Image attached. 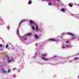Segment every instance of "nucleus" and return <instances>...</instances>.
<instances>
[{"label":"nucleus","mask_w":79,"mask_h":79,"mask_svg":"<svg viewBox=\"0 0 79 79\" xmlns=\"http://www.w3.org/2000/svg\"><path fill=\"white\" fill-rule=\"evenodd\" d=\"M29 23L30 24V25H32V24H34V25H35V23H34V21H33L32 20H29Z\"/></svg>","instance_id":"obj_1"},{"label":"nucleus","mask_w":79,"mask_h":79,"mask_svg":"<svg viewBox=\"0 0 79 79\" xmlns=\"http://www.w3.org/2000/svg\"><path fill=\"white\" fill-rule=\"evenodd\" d=\"M35 26L36 27L35 29L36 31H37V32H38V30H39V28H38V26H37V24H35Z\"/></svg>","instance_id":"obj_2"},{"label":"nucleus","mask_w":79,"mask_h":79,"mask_svg":"<svg viewBox=\"0 0 79 79\" xmlns=\"http://www.w3.org/2000/svg\"><path fill=\"white\" fill-rule=\"evenodd\" d=\"M2 71L4 73H6V70H5V69L3 68H2Z\"/></svg>","instance_id":"obj_3"},{"label":"nucleus","mask_w":79,"mask_h":79,"mask_svg":"<svg viewBox=\"0 0 79 79\" xmlns=\"http://www.w3.org/2000/svg\"><path fill=\"white\" fill-rule=\"evenodd\" d=\"M32 35V33H28V34H27V35H25V36L27 37V35L28 36H31Z\"/></svg>","instance_id":"obj_4"},{"label":"nucleus","mask_w":79,"mask_h":79,"mask_svg":"<svg viewBox=\"0 0 79 79\" xmlns=\"http://www.w3.org/2000/svg\"><path fill=\"white\" fill-rule=\"evenodd\" d=\"M7 60H8V63H10V62H11V61H12L11 59H9L8 58V57H7Z\"/></svg>","instance_id":"obj_5"},{"label":"nucleus","mask_w":79,"mask_h":79,"mask_svg":"<svg viewBox=\"0 0 79 79\" xmlns=\"http://www.w3.org/2000/svg\"><path fill=\"white\" fill-rule=\"evenodd\" d=\"M68 35H70L72 36V37H74V35L73 34H71V33H68Z\"/></svg>","instance_id":"obj_6"},{"label":"nucleus","mask_w":79,"mask_h":79,"mask_svg":"<svg viewBox=\"0 0 79 79\" xmlns=\"http://www.w3.org/2000/svg\"><path fill=\"white\" fill-rule=\"evenodd\" d=\"M32 3V1H31V0H30L28 1V4H29V5H30V4H31Z\"/></svg>","instance_id":"obj_7"},{"label":"nucleus","mask_w":79,"mask_h":79,"mask_svg":"<svg viewBox=\"0 0 79 79\" xmlns=\"http://www.w3.org/2000/svg\"><path fill=\"white\" fill-rule=\"evenodd\" d=\"M42 58L43 59V60H45L46 61H48V59H46V58H44L43 57H42Z\"/></svg>","instance_id":"obj_8"},{"label":"nucleus","mask_w":79,"mask_h":79,"mask_svg":"<svg viewBox=\"0 0 79 79\" xmlns=\"http://www.w3.org/2000/svg\"><path fill=\"white\" fill-rule=\"evenodd\" d=\"M49 40V41H56V40H55L54 39H51Z\"/></svg>","instance_id":"obj_9"},{"label":"nucleus","mask_w":79,"mask_h":79,"mask_svg":"<svg viewBox=\"0 0 79 79\" xmlns=\"http://www.w3.org/2000/svg\"><path fill=\"white\" fill-rule=\"evenodd\" d=\"M17 33L18 35H19V29H18L17 30Z\"/></svg>","instance_id":"obj_10"},{"label":"nucleus","mask_w":79,"mask_h":79,"mask_svg":"<svg viewBox=\"0 0 79 79\" xmlns=\"http://www.w3.org/2000/svg\"><path fill=\"white\" fill-rule=\"evenodd\" d=\"M42 55L43 56H44V57H45V56H47V54H42Z\"/></svg>","instance_id":"obj_11"},{"label":"nucleus","mask_w":79,"mask_h":79,"mask_svg":"<svg viewBox=\"0 0 79 79\" xmlns=\"http://www.w3.org/2000/svg\"><path fill=\"white\" fill-rule=\"evenodd\" d=\"M35 38H36V39H39V37H38V36H37V35H35Z\"/></svg>","instance_id":"obj_12"},{"label":"nucleus","mask_w":79,"mask_h":79,"mask_svg":"<svg viewBox=\"0 0 79 79\" xmlns=\"http://www.w3.org/2000/svg\"><path fill=\"white\" fill-rule=\"evenodd\" d=\"M31 27L33 29V30H35V28H34V26H32Z\"/></svg>","instance_id":"obj_13"},{"label":"nucleus","mask_w":79,"mask_h":79,"mask_svg":"<svg viewBox=\"0 0 79 79\" xmlns=\"http://www.w3.org/2000/svg\"><path fill=\"white\" fill-rule=\"evenodd\" d=\"M69 5L70 7H72V6H73V5H71L70 4H69Z\"/></svg>","instance_id":"obj_14"},{"label":"nucleus","mask_w":79,"mask_h":79,"mask_svg":"<svg viewBox=\"0 0 79 79\" xmlns=\"http://www.w3.org/2000/svg\"><path fill=\"white\" fill-rule=\"evenodd\" d=\"M8 46H9V45L7 44L6 46V48H7L8 47Z\"/></svg>","instance_id":"obj_15"},{"label":"nucleus","mask_w":79,"mask_h":79,"mask_svg":"<svg viewBox=\"0 0 79 79\" xmlns=\"http://www.w3.org/2000/svg\"><path fill=\"white\" fill-rule=\"evenodd\" d=\"M53 5V4H52V3H50V2L49 3H48V5Z\"/></svg>","instance_id":"obj_16"},{"label":"nucleus","mask_w":79,"mask_h":79,"mask_svg":"<svg viewBox=\"0 0 79 79\" xmlns=\"http://www.w3.org/2000/svg\"><path fill=\"white\" fill-rule=\"evenodd\" d=\"M61 10L62 11H64V10L63 9H61Z\"/></svg>","instance_id":"obj_17"},{"label":"nucleus","mask_w":79,"mask_h":79,"mask_svg":"<svg viewBox=\"0 0 79 79\" xmlns=\"http://www.w3.org/2000/svg\"><path fill=\"white\" fill-rule=\"evenodd\" d=\"M10 69H8L7 71V73H10Z\"/></svg>","instance_id":"obj_18"},{"label":"nucleus","mask_w":79,"mask_h":79,"mask_svg":"<svg viewBox=\"0 0 79 79\" xmlns=\"http://www.w3.org/2000/svg\"><path fill=\"white\" fill-rule=\"evenodd\" d=\"M76 37H74L73 38H72V40H73L74 39H76Z\"/></svg>","instance_id":"obj_19"},{"label":"nucleus","mask_w":79,"mask_h":79,"mask_svg":"<svg viewBox=\"0 0 79 79\" xmlns=\"http://www.w3.org/2000/svg\"><path fill=\"white\" fill-rule=\"evenodd\" d=\"M69 41H66V44H68V43H69Z\"/></svg>","instance_id":"obj_20"},{"label":"nucleus","mask_w":79,"mask_h":79,"mask_svg":"<svg viewBox=\"0 0 79 79\" xmlns=\"http://www.w3.org/2000/svg\"><path fill=\"white\" fill-rule=\"evenodd\" d=\"M23 23V22H20V23L19 24V26H20V25H21V23Z\"/></svg>","instance_id":"obj_21"},{"label":"nucleus","mask_w":79,"mask_h":79,"mask_svg":"<svg viewBox=\"0 0 79 79\" xmlns=\"http://www.w3.org/2000/svg\"><path fill=\"white\" fill-rule=\"evenodd\" d=\"M75 60H77V59H78V57H77L75 58Z\"/></svg>","instance_id":"obj_22"},{"label":"nucleus","mask_w":79,"mask_h":79,"mask_svg":"<svg viewBox=\"0 0 79 79\" xmlns=\"http://www.w3.org/2000/svg\"><path fill=\"white\" fill-rule=\"evenodd\" d=\"M13 60V57H12L11 60V61H12Z\"/></svg>","instance_id":"obj_23"},{"label":"nucleus","mask_w":79,"mask_h":79,"mask_svg":"<svg viewBox=\"0 0 79 79\" xmlns=\"http://www.w3.org/2000/svg\"><path fill=\"white\" fill-rule=\"evenodd\" d=\"M35 56H37V52H36L35 53Z\"/></svg>","instance_id":"obj_24"},{"label":"nucleus","mask_w":79,"mask_h":79,"mask_svg":"<svg viewBox=\"0 0 79 79\" xmlns=\"http://www.w3.org/2000/svg\"><path fill=\"white\" fill-rule=\"evenodd\" d=\"M0 47H2V45L0 44Z\"/></svg>","instance_id":"obj_25"},{"label":"nucleus","mask_w":79,"mask_h":79,"mask_svg":"<svg viewBox=\"0 0 79 79\" xmlns=\"http://www.w3.org/2000/svg\"><path fill=\"white\" fill-rule=\"evenodd\" d=\"M7 29H9V27H7Z\"/></svg>","instance_id":"obj_26"},{"label":"nucleus","mask_w":79,"mask_h":79,"mask_svg":"<svg viewBox=\"0 0 79 79\" xmlns=\"http://www.w3.org/2000/svg\"><path fill=\"white\" fill-rule=\"evenodd\" d=\"M24 21H25V20H22V23H23V22H24Z\"/></svg>","instance_id":"obj_27"},{"label":"nucleus","mask_w":79,"mask_h":79,"mask_svg":"<svg viewBox=\"0 0 79 79\" xmlns=\"http://www.w3.org/2000/svg\"><path fill=\"white\" fill-rule=\"evenodd\" d=\"M62 48H65V47L64 46H63Z\"/></svg>","instance_id":"obj_28"},{"label":"nucleus","mask_w":79,"mask_h":79,"mask_svg":"<svg viewBox=\"0 0 79 79\" xmlns=\"http://www.w3.org/2000/svg\"><path fill=\"white\" fill-rule=\"evenodd\" d=\"M54 58H56V56H54Z\"/></svg>","instance_id":"obj_29"},{"label":"nucleus","mask_w":79,"mask_h":79,"mask_svg":"<svg viewBox=\"0 0 79 79\" xmlns=\"http://www.w3.org/2000/svg\"><path fill=\"white\" fill-rule=\"evenodd\" d=\"M66 47H68V46H69V45H66Z\"/></svg>","instance_id":"obj_30"},{"label":"nucleus","mask_w":79,"mask_h":79,"mask_svg":"<svg viewBox=\"0 0 79 79\" xmlns=\"http://www.w3.org/2000/svg\"><path fill=\"white\" fill-rule=\"evenodd\" d=\"M27 39L26 38H25V40H26Z\"/></svg>","instance_id":"obj_31"},{"label":"nucleus","mask_w":79,"mask_h":79,"mask_svg":"<svg viewBox=\"0 0 79 79\" xmlns=\"http://www.w3.org/2000/svg\"><path fill=\"white\" fill-rule=\"evenodd\" d=\"M57 1H60V0H57Z\"/></svg>","instance_id":"obj_32"},{"label":"nucleus","mask_w":79,"mask_h":79,"mask_svg":"<svg viewBox=\"0 0 79 79\" xmlns=\"http://www.w3.org/2000/svg\"><path fill=\"white\" fill-rule=\"evenodd\" d=\"M79 76H78V77L79 78Z\"/></svg>","instance_id":"obj_33"},{"label":"nucleus","mask_w":79,"mask_h":79,"mask_svg":"<svg viewBox=\"0 0 79 79\" xmlns=\"http://www.w3.org/2000/svg\"><path fill=\"white\" fill-rule=\"evenodd\" d=\"M78 40H79V38H78Z\"/></svg>","instance_id":"obj_34"}]
</instances>
